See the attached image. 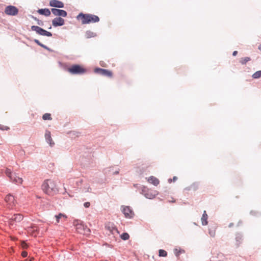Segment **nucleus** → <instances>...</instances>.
Here are the masks:
<instances>
[{"mask_svg":"<svg viewBox=\"0 0 261 261\" xmlns=\"http://www.w3.org/2000/svg\"><path fill=\"white\" fill-rule=\"evenodd\" d=\"M42 189L48 195L54 196L59 192L57 182L51 179H46L42 185Z\"/></svg>","mask_w":261,"mask_h":261,"instance_id":"obj_1","label":"nucleus"},{"mask_svg":"<svg viewBox=\"0 0 261 261\" xmlns=\"http://www.w3.org/2000/svg\"><path fill=\"white\" fill-rule=\"evenodd\" d=\"M76 18L77 20H81L83 24L97 22L99 21V18L96 15L82 13H80Z\"/></svg>","mask_w":261,"mask_h":261,"instance_id":"obj_2","label":"nucleus"},{"mask_svg":"<svg viewBox=\"0 0 261 261\" xmlns=\"http://www.w3.org/2000/svg\"><path fill=\"white\" fill-rule=\"evenodd\" d=\"M72 74H82L86 72V69L79 65H73L67 69Z\"/></svg>","mask_w":261,"mask_h":261,"instance_id":"obj_3","label":"nucleus"},{"mask_svg":"<svg viewBox=\"0 0 261 261\" xmlns=\"http://www.w3.org/2000/svg\"><path fill=\"white\" fill-rule=\"evenodd\" d=\"M73 224L75 227L77 232L80 233L87 234L90 232V230L79 220L74 221Z\"/></svg>","mask_w":261,"mask_h":261,"instance_id":"obj_4","label":"nucleus"},{"mask_svg":"<svg viewBox=\"0 0 261 261\" xmlns=\"http://www.w3.org/2000/svg\"><path fill=\"white\" fill-rule=\"evenodd\" d=\"M5 173L12 181L17 184H21L22 183V179L20 177H17L15 174L13 173L10 169H7Z\"/></svg>","mask_w":261,"mask_h":261,"instance_id":"obj_5","label":"nucleus"},{"mask_svg":"<svg viewBox=\"0 0 261 261\" xmlns=\"http://www.w3.org/2000/svg\"><path fill=\"white\" fill-rule=\"evenodd\" d=\"M31 29L32 31H35L38 34L40 35L45 36L47 37L52 36V34L50 32H47L39 27L33 25L31 27Z\"/></svg>","mask_w":261,"mask_h":261,"instance_id":"obj_6","label":"nucleus"},{"mask_svg":"<svg viewBox=\"0 0 261 261\" xmlns=\"http://www.w3.org/2000/svg\"><path fill=\"white\" fill-rule=\"evenodd\" d=\"M5 201L7 203L8 207L9 208H12L15 205L16 203V201L14 196L10 194H8L6 196L5 198Z\"/></svg>","mask_w":261,"mask_h":261,"instance_id":"obj_7","label":"nucleus"},{"mask_svg":"<svg viewBox=\"0 0 261 261\" xmlns=\"http://www.w3.org/2000/svg\"><path fill=\"white\" fill-rule=\"evenodd\" d=\"M5 13L8 15L15 16L18 13V9L14 6H8L6 7Z\"/></svg>","mask_w":261,"mask_h":261,"instance_id":"obj_8","label":"nucleus"},{"mask_svg":"<svg viewBox=\"0 0 261 261\" xmlns=\"http://www.w3.org/2000/svg\"><path fill=\"white\" fill-rule=\"evenodd\" d=\"M94 72L96 73L109 77H112L113 76V73L111 71L105 69L96 68L94 69Z\"/></svg>","mask_w":261,"mask_h":261,"instance_id":"obj_9","label":"nucleus"},{"mask_svg":"<svg viewBox=\"0 0 261 261\" xmlns=\"http://www.w3.org/2000/svg\"><path fill=\"white\" fill-rule=\"evenodd\" d=\"M122 211L125 217L127 218H132L134 215L133 211L129 206H123Z\"/></svg>","mask_w":261,"mask_h":261,"instance_id":"obj_10","label":"nucleus"},{"mask_svg":"<svg viewBox=\"0 0 261 261\" xmlns=\"http://www.w3.org/2000/svg\"><path fill=\"white\" fill-rule=\"evenodd\" d=\"M23 217L21 214H15L10 219V224L13 225L15 222H19L23 219Z\"/></svg>","mask_w":261,"mask_h":261,"instance_id":"obj_11","label":"nucleus"},{"mask_svg":"<svg viewBox=\"0 0 261 261\" xmlns=\"http://www.w3.org/2000/svg\"><path fill=\"white\" fill-rule=\"evenodd\" d=\"M51 11L55 16H62L65 17L67 15V12L63 10L53 8L51 9Z\"/></svg>","mask_w":261,"mask_h":261,"instance_id":"obj_12","label":"nucleus"},{"mask_svg":"<svg viewBox=\"0 0 261 261\" xmlns=\"http://www.w3.org/2000/svg\"><path fill=\"white\" fill-rule=\"evenodd\" d=\"M65 23L64 19L61 17H56L52 20L53 25L55 27L63 25Z\"/></svg>","mask_w":261,"mask_h":261,"instance_id":"obj_13","label":"nucleus"},{"mask_svg":"<svg viewBox=\"0 0 261 261\" xmlns=\"http://www.w3.org/2000/svg\"><path fill=\"white\" fill-rule=\"evenodd\" d=\"M49 5L51 7L62 8L64 7V4L58 0H51L49 2Z\"/></svg>","mask_w":261,"mask_h":261,"instance_id":"obj_14","label":"nucleus"},{"mask_svg":"<svg viewBox=\"0 0 261 261\" xmlns=\"http://www.w3.org/2000/svg\"><path fill=\"white\" fill-rule=\"evenodd\" d=\"M45 138L50 146H53L55 144L51 137V133L49 130H47L45 131Z\"/></svg>","mask_w":261,"mask_h":261,"instance_id":"obj_15","label":"nucleus"},{"mask_svg":"<svg viewBox=\"0 0 261 261\" xmlns=\"http://www.w3.org/2000/svg\"><path fill=\"white\" fill-rule=\"evenodd\" d=\"M106 228L113 234H115L116 233H119L117 229L116 228L115 226H114L113 224H109L106 226Z\"/></svg>","mask_w":261,"mask_h":261,"instance_id":"obj_16","label":"nucleus"},{"mask_svg":"<svg viewBox=\"0 0 261 261\" xmlns=\"http://www.w3.org/2000/svg\"><path fill=\"white\" fill-rule=\"evenodd\" d=\"M147 181L149 183L155 186H158L160 183L159 180L157 178L153 176H151L149 177H148Z\"/></svg>","mask_w":261,"mask_h":261,"instance_id":"obj_17","label":"nucleus"},{"mask_svg":"<svg viewBox=\"0 0 261 261\" xmlns=\"http://www.w3.org/2000/svg\"><path fill=\"white\" fill-rule=\"evenodd\" d=\"M37 12L39 14L45 15V16H48L50 15V10L47 8L39 9Z\"/></svg>","mask_w":261,"mask_h":261,"instance_id":"obj_18","label":"nucleus"},{"mask_svg":"<svg viewBox=\"0 0 261 261\" xmlns=\"http://www.w3.org/2000/svg\"><path fill=\"white\" fill-rule=\"evenodd\" d=\"M55 218L56 219L57 223H59L60 220L63 219V220H66L67 219V216L65 214L60 213L58 215H56Z\"/></svg>","mask_w":261,"mask_h":261,"instance_id":"obj_19","label":"nucleus"},{"mask_svg":"<svg viewBox=\"0 0 261 261\" xmlns=\"http://www.w3.org/2000/svg\"><path fill=\"white\" fill-rule=\"evenodd\" d=\"M207 215L206 214V211H204L201 219L202 224L203 225H206L207 224Z\"/></svg>","mask_w":261,"mask_h":261,"instance_id":"obj_20","label":"nucleus"},{"mask_svg":"<svg viewBox=\"0 0 261 261\" xmlns=\"http://www.w3.org/2000/svg\"><path fill=\"white\" fill-rule=\"evenodd\" d=\"M145 196L149 199H153L155 197L156 195V192H154L153 193H151L149 191H148L146 193L144 194Z\"/></svg>","mask_w":261,"mask_h":261,"instance_id":"obj_21","label":"nucleus"},{"mask_svg":"<svg viewBox=\"0 0 261 261\" xmlns=\"http://www.w3.org/2000/svg\"><path fill=\"white\" fill-rule=\"evenodd\" d=\"M95 36V34L90 31H88L85 33V37L87 38H90Z\"/></svg>","mask_w":261,"mask_h":261,"instance_id":"obj_22","label":"nucleus"},{"mask_svg":"<svg viewBox=\"0 0 261 261\" xmlns=\"http://www.w3.org/2000/svg\"><path fill=\"white\" fill-rule=\"evenodd\" d=\"M42 118L44 120H50L52 119L51 115L49 113L44 114L42 116Z\"/></svg>","mask_w":261,"mask_h":261,"instance_id":"obj_23","label":"nucleus"},{"mask_svg":"<svg viewBox=\"0 0 261 261\" xmlns=\"http://www.w3.org/2000/svg\"><path fill=\"white\" fill-rule=\"evenodd\" d=\"M159 256H161V257H166L167 255V253L165 250H163V249H160V250H159Z\"/></svg>","mask_w":261,"mask_h":261,"instance_id":"obj_24","label":"nucleus"},{"mask_svg":"<svg viewBox=\"0 0 261 261\" xmlns=\"http://www.w3.org/2000/svg\"><path fill=\"white\" fill-rule=\"evenodd\" d=\"M209 234L212 237H214L216 234V228L215 227H212L209 229Z\"/></svg>","mask_w":261,"mask_h":261,"instance_id":"obj_25","label":"nucleus"},{"mask_svg":"<svg viewBox=\"0 0 261 261\" xmlns=\"http://www.w3.org/2000/svg\"><path fill=\"white\" fill-rule=\"evenodd\" d=\"M120 237L123 240H127L129 239V236L127 233L124 232L120 236Z\"/></svg>","mask_w":261,"mask_h":261,"instance_id":"obj_26","label":"nucleus"},{"mask_svg":"<svg viewBox=\"0 0 261 261\" xmlns=\"http://www.w3.org/2000/svg\"><path fill=\"white\" fill-rule=\"evenodd\" d=\"M250 60V58L249 57H245L242 58L240 60V62L242 64H245L247 62Z\"/></svg>","mask_w":261,"mask_h":261,"instance_id":"obj_27","label":"nucleus"},{"mask_svg":"<svg viewBox=\"0 0 261 261\" xmlns=\"http://www.w3.org/2000/svg\"><path fill=\"white\" fill-rule=\"evenodd\" d=\"M252 77L254 79H258L261 77V70L255 72L253 75Z\"/></svg>","mask_w":261,"mask_h":261,"instance_id":"obj_28","label":"nucleus"},{"mask_svg":"<svg viewBox=\"0 0 261 261\" xmlns=\"http://www.w3.org/2000/svg\"><path fill=\"white\" fill-rule=\"evenodd\" d=\"M35 42L39 45H40V46L43 47L44 48L46 49H47V50H49V49L45 45H44V44H42L38 40H36L35 39Z\"/></svg>","mask_w":261,"mask_h":261,"instance_id":"obj_29","label":"nucleus"},{"mask_svg":"<svg viewBox=\"0 0 261 261\" xmlns=\"http://www.w3.org/2000/svg\"><path fill=\"white\" fill-rule=\"evenodd\" d=\"M182 252H184V250H178L177 249H174V253L176 256H178Z\"/></svg>","mask_w":261,"mask_h":261,"instance_id":"obj_30","label":"nucleus"},{"mask_svg":"<svg viewBox=\"0 0 261 261\" xmlns=\"http://www.w3.org/2000/svg\"><path fill=\"white\" fill-rule=\"evenodd\" d=\"M236 239L237 242H239V243L237 244L238 245L239 244L240 241L242 240V237L241 235L238 234L236 236Z\"/></svg>","mask_w":261,"mask_h":261,"instance_id":"obj_31","label":"nucleus"},{"mask_svg":"<svg viewBox=\"0 0 261 261\" xmlns=\"http://www.w3.org/2000/svg\"><path fill=\"white\" fill-rule=\"evenodd\" d=\"M21 246L23 248H27L28 247V245L27 244V243H25L24 242H23L22 243H21Z\"/></svg>","mask_w":261,"mask_h":261,"instance_id":"obj_32","label":"nucleus"},{"mask_svg":"<svg viewBox=\"0 0 261 261\" xmlns=\"http://www.w3.org/2000/svg\"><path fill=\"white\" fill-rule=\"evenodd\" d=\"M84 205L85 207H89L90 205V203L89 202H85Z\"/></svg>","mask_w":261,"mask_h":261,"instance_id":"obj_33","label":"nucleus"},{"mask_svg":"<svg viewBox=\"0 0 261 261\" xmlns=\"http://www.w3.org/2000/svg\"><path fill=\"white\" fill-rule=\"evenodd\" d=\"M0 129L2 130H8L9 129V127L6 126H3L2 127H0Z\"/></svg>","mask_w":261,"mask_h":261,"instance_id":"obj_34","label":"nucleus"},{"mask_svg":"<svg viewBox=\"0 0 261 261\" xmlns=\"http://www.w3.org/2000/svg\"><path fill=\"white\" fill-rule=\"evenodd\" d=\"M21 255L23 257H25L28 255V253L26 251H23L22 252Z\"/></svg>","mask_w":261,"mask_h":261,"instance_id":"obj_35","label":"nucleus"},{"mask_svg":"<svg viewBox=\"0 0 261 261\" xmlns=\"http://www.w3.org/2000/svg\"><path fill=\"white\" fill-rule=\"evenodd\" d=\"M172 180L173 182H175L177 180V177L176 176H174Z\"/></svg>","mask_w":261,"mask_h":261,"instance_id":"obj_36","label":"nucleus"},{"mask_svg":"<svg viewBox=\"0 0 261 261\" xmlns=\"http://www.w3.org/2000/svg\"><path fill=\"white\" fill-rule=\"evenodd\" d=\"M237 54H238V51H234L233 52V53H232V55L233 56H236L237 55Z\"/></svg>","mask_w":261,"mask_h":261,"instance_id":"obj_37","label":"nucleus"},{"mask_svg":"<svg viewBox=\"0 0 261 261\" xmlns=\"http://www.w3.org/2000/svg\"><path fill=\"white\" fill-rule=\"evenodd\" d=\"M33 260H34V258H33V257H31V258H30V259H27L25 260V261H32Z\"/></svg>","mask_w":261,"mask_h":261,"instance_id":"obj_38","label":"nucleus"},{"mask_svg":"<svg viewBox=\"0 0 261 261\" xmlns=\"http://www.w3.org/2000/svg\"><path fill=\"white\" fill-rule=\"evenodd\" d=\"M172 181H173L172 179L170 178V179H168V182L169 183H171Z\"/></svg>","mask_w":261,"mask_h":261,"instance_id":"obj_39","label":"nucleus"},{"mask_svg":"<svg viewBox=\"0 0 261 261\" xmlns=\"http://www.w3.org/2000/svg\"><path fill=\"white\" fill-rule=\"evenodd\" d=\"M169 202H175V200L173 199V200H168Z\"/></svg>","mask_w":261,"mask_h":261,"instance_id":"obj_40","label":"nucleus"},{"mask_svg":"<svg viewBox=\"0 0 261 261\" xmlns=\"http://www.w3.org/2000/svg\"><path fill=\"white\" fill-rule=\"evenodd\" d=\"M258 49L261 51V44L258 46Z\"/></svg>","mask_w":261,"mask_h":261,"instance_id":"obj_41","label":"nucleus"},{"mask_svg":"<svg viewBox=\"0 0 261 261\" xmlns=\"http://www.w3.org/2000/svg\"><path fill=\"white\" fill-rule=\"evenodd\" d=\"M232 225H233V224H232V223H230V224L229 225V227H231Z\"/></svg>","mask_w":261,"mask_h":261,"instance_id":"obj_42","label":"nucleus"},{"mask_svg":"<svg viewBox=\"0 0 261 261\" xmlns=\"http://www.w3.org/2000/svg\"><path fill=\"white\" fill-rule=\"evenodd\" d=\"M173 198H171V200H173Z\"/></svg>","mask_w":261,"mask_h":261,"instance_id":"obj_43","label":"nucleus"}]
</instances>
